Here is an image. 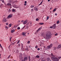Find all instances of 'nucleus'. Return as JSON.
<instances>
[{
  "label": "nucleus",
  "instance_id": "10",
  "mask_svg": "<svg viewBox=\"0 0 61 61\" xmlns=\"http://www.w3.org/2000/svg\"><path fill=\"white\" fill-rule=\"evenodd\" d=\"M14 31H15V29L12 30H11V33H14Z\"/></svg>",
  "mask_w": 61,
  "mask_h": 61
},
{
  "label": "nucleus",
  "instance_id": "61",
  "mask_svg": "<svg viewBox=\"0 0 61 61\" xmlns=\"http://www.w3.org/2000/svg\"><path fill=\"white\" fill-rule=\"evenodd\" d=\"M50 0H48V2H49V1H50Z\"/></svg>",
  "mask_w": 61,
  "mask_h": 61
},
{
  "label": "nucleus",
  "instance_id": "16",
  "mask_svg": "<svg viewBox=\"0 0 61 61\" xmlns=\"http://www.w3.org/2000/svg\"><path fill=\"white\" fill-rule=\"evenodd\" d=\"M26 32H23L22 33V35H25V34H26Z\"/></svg>",
  "mask_w": 61,
  "mask_h": 61
},
{
  "label": "nucleus",
  "instance_id": "11",
  "mask_svg": "<svg viewBox=\"0 0 61 61\" xmlns=\"http://www.w3.org/2000/svg\"><path fill=\"white\" fill-rule=\"evenodd\" d=\"M34 10H36V11H38V8H35L34 9Z\"/></svg>",
  "mask_w": 61,
  "mask_h": 61
},
{
  "label": "nucleus",
  "instance_id": "56",
  "mask_svg": "<svg viewBox=\"0 0 61 61\" xmlns=\"http://www.w3.org/2000/svg\"><path fill=\"white\" fill-rule=\"evenodd\" d=\"M57 13H56L55 14V15H57Z\"/></svg>",
  "mask_w": 61,
  "mask_h": 61
},
{
  "label": "nucleus",
  "instance_id": "36",
  "mask_svg": "<svg viewBox=\"0 0 61 61\" xmlns=\"http://www.w3.org/2000/svg\"><path fill=\"white\" fill-rule=\"evenodd\" d=\"M50 28H53V26H52L50 27Z\"/></svg>",
  "mask_w": 61,
  "mask_h": 61
},
{
  "label": "nucleus",
  "instance_id": "8",
  "mask_svg": "<svg viewBox=\"0 0 61 61\" xmlns=\"http://www.w3.org/2000/svg\"><path fill=\"white\" fill-rule=\"evenodd\" d=\"M6 19H4L2 20V21L3 22H6Z\"/></svg>",
  "mask_w": 61,
  "mask_h": 61
},
{
  "label": "nucleus",
  "instance_id": "19",
  "mask_svg": "<svg viewBox=\"0 0 61 61\" xmlns=\"http://www.w3.org/2000/svg\"><path fill=\"white\" fill-rule=\"evenodd\" d=\"M11 12V10H10V9H9L8 10V12L9 13H10V12Z\"/></svg>",
  "mask_w": 61,
  "mask_h": 61
},
{
  "label": "nucleus",
  "instance_id": "35",
  "mask_svg": "<svg viewBox=\"0 0 61 61\" xmlns=\"http://www.w3.org/2000/svg\"><path fill=\"white\" fill-rule=\"evenodd\" d=\"M36 21H38V20H39V19H36Z\"/></svg>",
  "mask_w": 61,
  "mask_h": 61
},
{
  "label": "nucleus",
  "instance_id": "4",
  "mask_svg": "<svg viewBox=\"0 0 61 61\" xmlns=\"http://www.w3.org/2000/svg\"><path fill=\"white\" fill-rule=\"evenodd\" d=\"M28 60V58L26 57H25L24 58V60H22L21 61H27Z\"/></svg>",
  "mask_w": 61,
  "mask_h": 61
},
{
  "label": "nucleus",
  "instance_id": "34",
  "mask_svg": "<svg viewBox=\"0 0 61 61\" xmlns=\"http://www.w3.org/2000/svg\"><path fill=\"white\" fill-rule=\"evenodd\" d=\"M19 42H20V40H18V42H17V44H19Z\"/></svg>",
  "mask_w": 61,
  "mask_h": 61
},
{
  "label": "nucleus",
  "instance_id": "5",
  "mask_svg": "<svg viewBox=\"0 0 61 61\" xmlns=\"http://www.w3.org/2000/svg\"><path fill=\"white\" fill-rule=\"evenodd\" d=\"M13 16V15L12 14H10L7 17L8 18H11Z\"/></svg>",
  "mask_w": 61,
  "mask_h": 61
},
{
  "label": "nucleus",
  "instance_id": "3",
  "mask_svg": "<svg viewBox=\"0 0 61 61\" xmlns=\"http://www.w3.org/2000/svg\"><path fill=\"white\" fill-rule=\"evenodd\" d=\"M52 46L53 44H51L49 45H48L47 46V49H51V47H52Z\"/></svg>",
  "mask_w": 61,
  "mask_h": 61
},
{
  "label": "nucleus",
  "instance_id": "26",
  "mask_svg": "<svg viewBox=\"0 0 61 61\" xmlns=\"http://www.w3.org/2000/svg\"><path fill=\"white\" fill-rule=\"evenodd\" d=\"M51 56H53V57L54 56L53 54V53H51Z\"/></svg>",
  "mask_w": 61,
  "mask_h": 61
},
{
  "label": "nucleus",
  "instance_id": "45",
  "mask_svg": "<svg viewBox=\"0 0 61 61\" xmlns=\"http://www.w3.org/2000/svg\"><path fill=\"white\" fill-rule=\"evenodd\" d=\"M18 46H20V44H19L18 45Z\"/></svg>",
  "mask_w": 61,
  "mask_h": 61
},
{
  "label": "nucleus",
  "instance_id": "25",
  "mask_svg": "<svg viewBox=\"0 0 61 61\" xmlns=\"http://www.w3.org/2000/svg\"><path fill=\"white\" fill-rule=\"evenodd\" d=\"M11 24H9V27H11Z\"/></svg>",
  "mask_w": 61,
  "mask_h": 61
},
{
  "label": "nucleus",
  "instance_id": "7",
  "mask_svg": "<svg viewBox=\"0 0 61 61\" xmlns=\"http://www.w3.org/2000/svg\"><path fill=\"white\" fill-rule=\"evenodd\" d=\"M27 20H25L23 22V24H26L27 23Z\"/></svg>",
  "mask_w": 61,
  "mask_h": 61
},
{
  "label": "nucleus",
  "instance_id": "41",
  "mask_svg": "<svg viewBox=\"0 0 61 61\" xmlns=\"http://www.w3.org/2000/svg\"><path fill=\"white\" fill-rule=\"evenodd\" d=\"M5 28H7V29H8V28L7 27V26H5Z\"/></svg>",
  "mask_w": 61,
  "mask_h": 61
},
{
  "label": "nucleus",
  "instance_id": "52",
  "mask_svg": "<svg viewBox=\"0 0 61 61\" xmlns=\"http://www.w3.org/2000/svg\"><path fill=\"white\" fill-rule=\"evenodd\" d=\"M25 26H24V27H23V28H22V29H24V28H25Z\"/></svg>",
  "mask_w": 61,
  "mask_h": 61
},
{
  "label": "nucleus",
  "instance_id": "18",
  "mask_svg": "<svg viewBox=\"0 0 61 61\" xmlns=\"http://www.w3.org/2000/svg\"><path fill=\"white\" fill-rule=\"evenodd\" d=\"M42 2H43V1H41L40 3L39 4V5H42Z\"/></svg>",
  "mask_w": 61,
  "mask_h": 61
},
{
  "label": "nucleus",
  "instance_id": "15",
  "mask_svg": "<svg viewBox=\"0 0 61 61\" xmlns=\"http://www.w3.org/2000/svg\"><path fill=\"white\" fill-rule=\"evenodd\" d=\"M50 59L49 58H48L47 59V61H49Z\"/></svg>",
  "mask_w": 61,
  "mask_h": 61
},
{
  "label": "nucleus",
  "instance_id": "58",
  "mask_svg": "<svg viewBox=\"0 0 61 61\" xmlns=\"http://www.w3.org/2000/svg\"><path fill=\"white\" fill-rule=\"evenodd\" d=\"M55 25H56V24H54L53 25V26H55Z\"/></svg>",
  "mask_w": 61,
  "mask_h": 61
},
{
  "label": "nucleus",
  "instance_id": "12",
  "mask_svg": "<svg viewBox=\"0 0 61 61\" xmlns=\"http://www.w3.org/2000/svg\"><path fill=\"white\" fill-rule=\"evenodd\" d=\"M7 5H10V7H12V5H11V4L10 3H7Z\"/></svg>",
  "mask_w": 61,
  "mask_h": 61
},
{
  "label": "nucleus",
  "instance_id": "48",
  "mask_svg": "<svg viewBox=\"0 0 61 61\" xmlns=\"http://www.w3.org/2000/svg\"><path fill=\"white\" fill-rule=\"evenodd\" d=\"M2 3H4V0H2Z\"/></svg>",
  "mask_w": 61,
  "mask_h": 61
},
{
  "label": "nucleus",
  "instance_id": "42",
  "mask_svg": "<svg viewBox=\"0 0 61 61\" xmlns=\"http://www.w3.org/2000/svg\"><path fill=\"white\" fill-rule=\"evenodd\" d=\"M18 26V25H16L15 26V27H17V26Z\"/></svg>",
  "mask_w": 61,
  "mask_h": 61
},
{
  "label": "nucleus",
  "instance_id": "62",
  "mask_svg": "<svg viewBox=\"0 0 61 61\" xmlns=\"http://www.w3.org/2000/svg\"><path fill=\"white\" fill-rule=\"evenodd\" d=\"M6 25H8V23H6Z\"/></svg>",
  "mask_w": 61,
  "mask_h": 61
},
{
  "label": "nucleus",
  "instance_id": "64",
  "mask_svg": "<svg viewBox=\"0 0 61 61\" xmlns=\"http://www.w3.org/2000/svg\"><path fill=\"white\" fill-rule=\"evenodd\" d=\"M18 22H20V20H19L18 21Z\"/></svg>",
  "mask_w": 61,
  "mask_h": 61
},
{
  "label": "nucleus",
  "instance_id": "32",
  "mask_svg": "<svg viewBox=\"0 0 61 61\" xmlns=\"http://www.w3.org/2000/svg\"><path fill=\"white\" fill-rule=\"evenodd\" d=\"M12 11H13V12H15V10L13 9L12 10Z\"/></svg>",
  "mask_w": 61,
  "mask_h": 61
},
{
  "label": "nucleus",
  "instance_id": "38",
  "mask_svg": "<svg viewBox=\"0 0 61 61\" xmlns=\"http://www.w3.org/2000/svg\"><path fill=\"white\" fill-rule=\"evenodd\" d=\"M12 37H11L10 38V41H11V39H12Z\"/></svg>",
  "mask_w": 61,
  "mask_h": 61
},
{
  "label": "nucleus",
  "instance_id": "50",
  "mask_svg": "<svg viewBox=\"0 0 61 61\" xmlns=\"http://www.w3.org/2000/svg\"><path fill=\"white\" fill-rule=\"evenodd\" d=\"M25 4H26V3H27L26 1H25Z\"/></svg>",
  "mask_w": 61,
  "mask_h": 61
},
{
  "label": "nucleus",
  "instance_id": "20",
  "mask_svg": "<svg viewBox=\"0 0 61 61\" xmlns=\"http://www.w3.org/2000/svg\"><path fill=\"white\" fill-rule=\"evenodd\" d=\"M34 7V6L32 5H31L30 6L31 8H33V7Z\"/></svg>",
  "mask_w": 61,
  "mask_h": 61
},
{
  "label": "nucleus",
  "instance_id": "22",
  "mask_svg": "<svg viewBox=\"0 0 61 61\" xmlns=\"http://www.w3.org/2000/svg\"><path fill=\"white\" fill-rule=\"evenodd\" d=\"M0 7H3V5L1 4V5L0 6Z\"/></svg>",
  "mask_w": 61,
  "mask_h": 61
},
{
  "label": "nucleus",
  "instance_id": "2",
  "mask_svg": "<svg viewBox=\"0 0 61 61\" xmlns=\"http://www.w3.org/2000/svg\"><path fill=\"white\" fill-rule=\"evenodd\" d=\"M51 58L52 60H53V61H58V59L56 57H52Z\"/></svg>",
  "mask_w": 61,
  "mask_h": 61
},
{
  "label": "nucleus",
  "instance_id": "54",
  "mask_svg": "<svg viewBox=\"0 0 61 61\" xmlns=\"http://www.w3.org/2000/svg\"><path fill=\"white\" fill-rule=\"evenodd\" d=\"M21 45L22 46H23V44H21Z\"/></svg>",
  "mask_w": 61,
  "mask_h": 61
},
{
  "label": "nucleus",
  "instance_id": "49",
  "mask_svg": "<svg viewBox=\"0 0 61 61\" xmlns=\"http://www.w3.org/2000/svg\"><path fill=\"white\" fill-rule=\"evenodd\" d=\"M31 10L32 11H34V9H31Z\"/></svg>",
  "mask_w": 61,
  "mask_h": 61
},
{
  "label": "nucleus",
  "instance_id": "6",
  "mask_svg": "<svg viewBox=\"0 0 61 61\" xmlns=\"http://www.w3.org/2000/svg\"><path fill=\"white\" fill-rule=\"evenodd\" d=\"M42 28V27H40L37 30V32H38L39 30H41Z\"/></svg>",
  "mask_w": 61,
  "mask_h": 61
},
{
  "label": "nucleus",
  "instance_id": "44",
  "mask_svg": "<svg viewBox=\"0 0 61 61\" xmlns=\"http://www.w3.org/2000/svg\"><path fill=\"white\" fill-rule=\"evenodd\" d=\"M61 57H59L58 58V59H61Z\"/></svg>",
  "mask_w": 61,
  "mask_h": 61
},
{
  "label": "nucleus",
  "instance_id": "17",
  "mask_svg": "<svg viewBox=\"0 0 61 61\" xmlns=\"http://www.w3.org/2000/svg\"><path fill=\"white\" fill-rule=\"evenodd\" d=\"M36 58H39V56L38 55H37L36 56Z\"/></svg>",
  "mask_w": 61,
  "mask_h": 61
},
{
  "label": "nucleus",
  "instance_id": "31",
  "mask_svg": "<svg viewBox=\"0 0 61 61\" xmlns=\"http://www.w3.org/2000/svg\"><path fill=\"white\" fill-rule=\"evenodd\" d=\"M15 42L14 43H12V45H14V44H15Z\"/></svg>",
  "mask_w": 61,
  "mask_h": 61
},
{
  "label": "nucleus",
  "instance_id": "23",
  "mask_svg": "<svg viewBox=\"0 0 61 61\" xmlns=\"http://www.w3.org/2000/svg\"><path fill=\"white\" fill-rule=\"evenodd\" d=\"M52 26H53V29L55 28L56 27V26H55L52 25Z\"/></svg>",
  "mask_w": 61,
  "mask_h": 61
},
{
  "label": "nucleus",
  "instance_id": "53",
  "mask_svg": "<svg viewBox=\"0 0 61 61\" xmlns=\"http://www.w3.org/2000/svg\"><path fill=\"white\" fill-rule=\"evenodd\" d=\"M30 25H32V22H30Z\"/></svg>",
  "mask_w": 61,
  "mask_h": 61
},
{
  "label": "nucleus",
  "instance_id": "55",
  "mask_svg": "<svg viewBox=\"0 0 61 61\" xmlns=\"http://www.w3.org/2000/svg\"><path fill=\"white\" fill-rule=\"evenodd\" d=\"M24 5H26V3H25V4H24Z\"/></svg>",
  "mask_w": 61,
  "mask_h": 61
},
{
  "label": "nucleus",
  "instance_id": "39",
  "mask_svg": "<svg viewBox=\"0 0 61 61\" xmlns=\"http://www.w3.org/2000/svg\"><path fill=\"white\" fill-rule=\"evenodd\" d=\"M0 47H1V48H2V49H3V47H2V46H1V44H0Z\"/></svg>",
  "mask_w": 61,
  "mask_h": 61
},
{
  "label": "nucleus",
  "instance_id": "14",
  "mask_svg": "<svg viewBox=\"0 0 61 61\" xmlns=\"http://www.w3.org/2000/svg\"><path fill=\"white\" fill-rule=\"evenodd\" d=\"M14 7H15V8H18V7L16 6V5H14Z\"/></svg>",
  "mask_w": 61,
  "mask_h": 61
},
{
  "label": "nucleus",
  "instance_id": "37",
  "mask_svg": "<svg viewBox=\"0 0 61 61\" xmlns=\"http://www.w3.org/2000/svg\"><path fill=\"white\" fill-rule=\"evenodd\" d=\"M59 22V21L58 20L57 21V24H58Z\"/></svg>",
  "mask_w": 61,
  "mask_h": 61
},
{
  "label": "nucleus",
  "instance_id": "63",
  "mask_svg": "<svg viewBox=\"0 0 61 61\" xmlns=\"http://www.w3.org/2000/svg\"><path fill=\"white\" fill-rule=\"evenodd\" d=\"M44 48H45L46 47V46H45L44 47Z\"/></svg>",
  "mask_w": 61,
  "mask_h": 61
},
{
  "label": "nucleus",
  "instance_id": "24",
  "mask_svg": "<svg viewBox=\"0 0 61 61\" xmlns=\"http://www.w3.org/2000/svg\"><path fill=\"white\" fill-rule=\"evenodd\" d=\"M49 18V16H48L47 17V20H48V19Z\"/></svg>",
  "mask_w": 61,
  "mask_h": 61
},
{
  "label": "nucleus",
  "instance_id": "30",
  "mask_svg": "<svg viewBox=\"0 0 61 61\" xmlns=\"http://www.w3.org/2000/svg\"><path fill=\"white\" fill-rule=\"evenodd\" d=\"M10 56H11V55H9L8 57V58H9L10 57Z\"/></svg>",
  "mask_w": 61,
  "mask_h": 61
},
{
  "label": "nucleus",
  "instance_id": "43",
  "mask_svg": "<svg viewBox=\"0 0 61 61\" xmlns=\"http://www.w3.org/2000/svg\"><path fill=\"white\" fill-rule=\"evenodd\" d=\"M37 50H38V51L40 50V48H38L37 49Z\"/></svg>",
  "mask_w": 61,
  "mask_h": 61
},
{
  "label": "nucleus",
  "instance_id": "59",
  "mask_svg": "<svg viewBox=\"0 0 61 61\" xmlns=\"http://www.w3.org/2000/svg\"><path fill=\"white\" fill-rule=\"evenodd\" d=\"M24 22V20H22L21 21V22Z\"/></svg>",
  "mask_w": 61,
  "mask_h": 61
},
{
  "label": "nucleus",
  "instance_id": "47",
  "mask_svg": "<svg viewBox=\"0 0 61 61\" xmlns=\"http://www.w3.org/2000/svg\"><path fill=\"white\" fill-rule=\"evenodd\" d=\"M58 34L57 33H56L55 34V36H57V35H58Z\"/></svg>",
  "mask_w": 61,
  "mask_h": 61
},
{
  "label": "nucleus",
  "instance_id": "29",
  "mask_svg": "<svg viewBox=\"0 0 61 61\" xmlns=\"http://www.w3.org/2000/svg\"><path fill=\"white\" fill-rule=\"evenodd\" d=\"M56 9H54L53 10V11L54 12H55V11H56Z\"/></svg>",
  "mask_w": 61,
  "mask_h": 61
},
{
  "label": "nucleus",
  "instance_id": "60",
  "mask_svg": "<svg viewBox=\"0 0 61 61\" xmlns=\"http://www.w3.org/2000/svg\"><path fill=\"white\" fill-rule=\"evenodd\" d=\"M43 35H44V33H42V36H43Z\"/></svg>",
  "mask_w": 61,
  "mask_h": 61
},
{
  "label": "nucleus",
  "instance_id": "27",
  "mask_svg": "<svg viewBox=\"0 0 61 61\" xmlns=\"http://www.w3.org/2000/svg\"><path fill=\"white\" fill-rule=\"evenodd\" d=\"M35 48H36V49L38 47V46H37V45H36V46H35Z\"/></svg>",
  "mask_w": 61,
  "mask_h": 61
},
{
  "label": "nucleus",
  "instance_id": "28",
  "mask_svg": "<svg viewBox=\"0 0 61 61\" xmlns=\"http://www.w3.org/2000/svg\"><path fill=\"white\" fill-rule=\"evenodd\" d=\"M17 29H18V30H19L20 29V28L19 27H17Z\"/></svg>",
  "mask_w": 61,
  "mask_h": 61
},
{
  "label": "nucleus",
  "instance_id": "57",
  "mask_svg": "<svg viewBox=\"0 0 61 61\" xmlns=\"http://www.w3.org/2000/svg\"><path fill=\"white\" fill-rule=\"evenodd\" d=\"M25 50H28V49L27 48Z\"/></svg>",
  "mask_w": 61,
  "mask_h": 61
},
{
  "label": "nucleus",
  "instance_id": "21",
  "mask_svg": "<svg viewBox=\"0 0 61 61\" xmlns=\"http://www.w3.org/2000/svg\"><path fill=\"white\" fill-rule=\"evenodd\" d=\"M39 24L40 25H43V23H39Z\"/></svg>",
  "mask_w": 61,
  "mask_h": 61
},
{
  "label": "nucleus",
  "instance_id": "33",
  "mask_svg": "<svg viewBox=\"0 0 61 61\" xmlns=\"http://www.w3.org/2000/svg\"><path fill=\"white\" fill-rule=\"evenodd\" d=\"M29 61H30V57H29Z\"/></svg>",
  "mask_w": 61,
  "mask_h": 61
},
{
  "label": "nucleus",
  "instance_id": "13",
  "mask_svg": "<svg viewBox=\"0 0 61 61\" xmlns=\"http://www.w3.org/2000/svg\"><path fill=\"white\" fill-rule=\"evenodd\" d=\"M53 50H54L55 51H56V49H57V48L55 47H54L53 48Z\"/></svg>",
  "mask_w": 61,
  "mask_h": 61
},
{
  "label": "nucleus",
  "instance_id": "9",
  "mask_svg": "<svg viewBox=\"0 0 61 61\" xmlns=\"http://www.w3.org/2000/svg\"><path fill=\"white\" fill-rule=\"evenodd\" d=\"M61 45H60L58 46V47H57V48L58 49L60 48H61Z\"/></svg>",
  "mask_w": 61,
  "mask_h": 61
},
{
  "label": "nucleus",
  "instance_id": "51",
  "mask_svg": "<svg viewBox=\"0 0 61 61\" xmlns=\"http://www.w3.org/2000/svg\"><path fill=\"white\" fill-rule=\"evenodd\" d=\"M27 29H28V26H27L26 27Z\"/></svg>",
  "mask_w": 61,
  "mask_h": 61
},
{
  "label": "nucleus",
  "instance_id": "40",
  "mask_svg": "<svg viewBox=\"0 0 61 61\" xmlns=\"http://www.w3.org/2000/svg\"><path fill=\"white\" fill-rule=\"evenodd\" d=\"M43 59H44V58H41V61H42V60H43Z\"/></svg>",
  "mask_w": 61,
  "mask_h": 61
},
{
  "label": "nucleus",
  "instance_id": "46",
  "mask_svg": "<svg viewBox=\"0 0 61 61\" xmlns=\"http://www.w3.org/2000/svg\"><path fill=\"white\" fill-rule=\"evenodd\" d=\"M27 43H28V44H29L30 43V41H28Z\"/></svg>",
  "mask_w": 61,
  "mask_h": 61
},
{
  "label": "nucleus",
  "instance_id": "1",
  "mask_svg": "<svg viewBox=\"0 0 61 61\" xmlns=\"http://www.w3.org/2000/svg\"><path fill=\"white\" fill-rule=\"evenodd\" d=\"M46 38H47V39L49 38L51 36V33L50 31H47L46 35Z\"/></svg>",
  "mask_w": 61,
  "mask_h": 61
}]
</instances>
